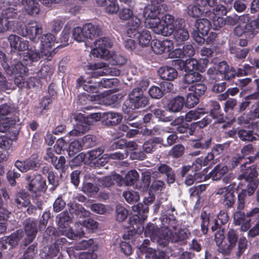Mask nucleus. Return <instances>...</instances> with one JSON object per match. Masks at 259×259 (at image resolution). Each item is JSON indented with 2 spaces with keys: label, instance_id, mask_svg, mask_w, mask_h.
<instances>
[{
  "label": "nucleus",
  "instance_id": "f257e3e1",
  "mask_svg": "<svg viewBox=\"0 0 259 259\" xmlns=\"http://www.w3.org/2000/svg\"><path fill=\"white\" fill-rule=\"evenodd\" d=\"M176 212L174 207L171 205L169 207L167 206V209L165 208L160 218L161 226L160 228H157L153 224H148L145 229V234L149 236L151 239H154L163 234L166 230L176 229L178 226V221L176 220L174 212Z\"/></svg>",
  "mask_w": 259,
  "mask_h": 259
},
{
  "label": "nucleus",
  "instance_id": "f03ea898",
  "mask_svg": "<svg viewBox=\"0 0 259 259\" xmlns=\"http://www.w3.org/2000/svg\"><path fill=\"white\" fill-rule=\"evenodd\" d=\"M172 230H166L163 234L159 235L158 237L155 238V241L159 245L163 246H166L169 242L172 243H180L183 242L189 238L191 235L190 232L187 228H179Z\"/></svg>",
  "mask_w": 259,
  "mask_h": 259
},
{
  "label": "nucleus",
  "instance_id": "7ed1b4c3",
  "mask_svg": "<svg viewBox=\"0 0 259 259\" xmlns=\"http://www.w3.org/2000/svg\"><path fill=\"white\" fill-rule=\"evenodd\" d=\"M201 230L204 234H206L209 226L212 232L223 231L224 228L223 226L227 223L228 216L227 213L224 210H221L218 215L217 219H211L205 212L201 214Z\"/></svg>",
  "mask_w": 259,
  "mask_h": 259
},
{
  "label": "nucleus",
  "instance_id": "20e7f679",
  "mask_svg": "<svg viewBox=\"0 0 259 259\" xmlns=\"http://www.w3.org/2000/svg\"><path fill=\"white\" fill-rule=\"evenodd\" d=\"M73 215L70 214L68 211H64L59 214L57 217L56 222L58 226L63 230L62 234L71 239H75L76 238H81L84 236V233L81 229L79 230L74 231L72 229H66L69 225L72 223Z\"/></svg>",
  "mask_w": 259,
  "mask_h": 259
},
{
  "label": "nucleus",
  "instance_id": "39448f33",
  "mask_svg": "<svg viewBox=\"0 0 259 259\" xmlns=\"http://www.w3.org/2000/svg\"><path fill=\"white\" fill-rule=\"evenodd\" d=\"M95 48L93 49L91 54L97 58L103 59H108L110 56L108 48L112 46V42L108 37H102L96 40L94 42Z\"/></svg>",
  "mask_w": 259,
  "mask_h": 259
},
{
  "label": "nucleus",
  "instance_id": "423d86ee",
  "mask_svg": "<svg viewBox=\"0 0 259 259\" xmlns=\"http://www.w3.org/2000/svg\"><path fill=\"white\" fill-rule=\"evenodd\" d=\"M40 52L46 57L48 60H51L52 57L55 54V50L52 47L56 42V38L54 34L48 33L42 35L40 38Z\"/></svg>",
  "mask_w": 259,
  "mask_h": 259
},
{
  "label": "nucleus",
  "instance_id": "0eeeda50",
  "mask_svg": "<svg viewBox=\"0 0 259 259\" xmlns=\"http://www.w3.org/2000/svg\"><path fill=\"white\" fill-rule=\"evenodd\" d=\"M128 106L132 109L143 108L147 105L148 98L144 95L142 89H134L128 95Z\"/></svg>",
  "mask_w": 259,
  "mask_h": 259
},
{
  "label": "nucleus",
  "instance_id": "6e6552de",
  "mask_svg": "<svg viewBox=\"0 0 259 259\" xmlns=\"http://www.w3.org/2000/svg\"><path fill=\"white\" fill-rule=\"evenodd\" d=\"M195 30L192 33L194 39L199 44L205 41L203 36L207 34L210 29V23L206 19H199L195 23Z\"/></svg>",
  "mask_w": 259,
  "mask_h": 259
},
{
  "label": "nucleus",
  "instance_id": "1a4fd4ad",
  "mask_svg": "<svg viewBox=\"0 0 259 259\" xmlns=\"http://www.w3.org/2000/svg\"><path fill=\"white\" fill-rule=\"evenodd\" d=\"M89 69L94 71L93 75L95 77L110 75L118 76L120 72L118 69L114 67H110L109 65L104 62H98L88 66Z\"/></svg>",
  "mask_w": 259,
  "mask_h": 259
},
{
  "label": "nucleus",
  "instance_id": "9d476101",
  "mask_svg": "<svg viewBox=\"0 0 259 259\" xmlns=\"http://www.w3.org/2000/svg\"><path fill=\"white\" fill-rule=\"evenodd\" d=\"M25 180L28 181V190L33 193L37 192H45L47 190V185L45 180H44L40 175L34 176L33 178L29 175H26Z\"/></svg>",
  "mask_w": 259,
  "mask_h": 259
},
{
  "label": "nucleus",
  "instance_id": "9b49d317",
  "mask_svg": "<svg viewBox=\"0 0 259 259\" xmlns=\"http://www.w3.org/2000/svg\"><path fill=\"white\" fill-rule=\"evenodd\" d=\"M225 236L223 231H218L215 233L214 241L218 246V251L223 255H229L236 246L233 243L225 240Z\"/></svg>",
  "mask_w": 259,
  "mask_h": 259
},
{
  "label": "nucleus",
  "instance_id": "f8f14e48",
  "mask_svg": "<svg viewBox=\"0 0 259 259\" xmlns=\"http://www.w3.org/2000/svg\"><path fill=\"white\" fill-rule=\"evenodd\" d=\"M162 20L164 23L163 28V36L170 35L177 28L178 24L182 26L184 22L183 19L175 20L174 16L169 14L164 15L162 17Z\"/></svg>",
  "mask_w": 259,
  "mask_h": 259
},
{
  "label": "nucleus",
  "instance_id": "ddd939ff",
  "mask_svg": "<svg viewBox=\"0 0 259 259\" xmlns=\"http://www.w3.org/2000/svg\"><path fill=\"white\" fill-rule=\"evenodd\" d=\"M36 221L28 219L24 224V230L26 235V238L24 240V244L27 245L30 243L34 239L38 232Z\"/></svg>",
  "mask_w": 259,
  "mask_h": 259
},
{
  "label": "nucleus",
  "instance_id": "4468645a",
  "mask_svg": "<svg viewBox=\"0 0 259 259\" xmlns=\"http://www.w3.org/2000/svg\"><path fill=\"white\" fill-rule=\"evenodd\" d=\"M153 52L157 54L163 53H170L174 49V44L172 40L165 39L163 41L156 40L152 46Z\"/></svg>",
  "mask_w": 259,
  "mask_h": 259
},
{
  "label": "nucleus",
  "instance_id": "2eb2a0df",
  "mask_svg": "<svg viewBox=\"0 0 259 259\" xmlns=\"http://www.w3.org/2000/svg\"><path fill=\"white\" fill-rule=\"evenodd\" d=\"M26 33L23 35L28 36L32 41H35L37 36L42 33L41 24L36 22L31 21L25 26Z\"/></svg>",
  "mask_w": 259,
  "mask_h": 259
},
{
  "label": "nucleus",
  "instance_id": "dca6fc26",
  "mask_svg": "<svg viewBox=\"0 0 259 259\" xmlns=\"http://www.w3.org/2000/svg\"><path fill=\"white\" fill-rule=\"evenodd\" d=\"M8 39L11 47L15 50L23 51L28 49V41L27 40L15 34H11Z\"/></svg>",
  "mask_w": 259,
  "mask_h": 259
},
{
  "label": "nucleus",
  "instance_id": "f3484780",
  "mask_svg": "<svg viewBox=\"0 0 259 259\" xmlns=\"http://www.w3.org/2000/svg\"><path fill=\"white\" fill-rule=\"evenodd\" d=\"M226 13L225 8L222 5H219L213 9L214 16L212 19V25L214 29H218L224 25L225 24V20L220 15L225 14Z\"/></svg>",
  "mask_w": 259,
  "mask_h": 259
},
{
  "label": "nucleus",
  "instance_id": "a211bd4d",
  "mask_svg": "<svg viewBox=\"0 0 259 259\" xmlns=\"http://www.w3.org/2000/svg\"><path fill=\"white\" fill-rule=\"evenodd\" d=\"M99 181L102 186L109 187L115 184L121 186L123 183V178L119 174L112 173L109 176L100 179Z\"/></svg>",
  "mask_w": 259,
  "mask_h": 259
},
{
  "label": "nucleus",
  "instance_id": "6ab92c4d",
  "mask_svg": "<svg viewBox=\"0 0 259 259\" xmlns=\"http://www.w3.org/2000/svg\"><path fill=\"white\" fill-rule=\"evenodd\" d=\"M45 56L42 53L36 51L35 47H30L28 52L24 53L23 61L26 65H31L32 62H37L39 59Z\"/></svg>",
  "mask_w": 259,
  "mask_h": 259
},
{
  "label": "nucleus",
  "instance_id": "aec40b11",
  "mask_svg": "<svg viewBox=\"0 0 259 259\" xmlns=\"http://www.w3.org/2000/svg\"><path fill=\"white\" fill-rule=\"evenodd\" d=\"M101 118V114L100 113H95L89 115L87 117H84L81 113H75L71 116V119L75 121H79L84 124H88L89 125V130L90 125L95 121H99Z\"/></svg>",
  "mask_w": 259,
  "mask_h": 259
},
{
  "label": "nucleus",
  "instance_id": "412c9836",
  "mask_svg": "<svg viewBox=\"0 0 259 259\" xmlns=\"http://www.w3.org/2000/svg\"><path fill=\"white\" fill-rule=\"evenodd\" d=\"M217 71L226 80L232 79L236 74L233 68L230 67L225 61L221 62L217 65Z\"/></svg>",
  "mask_w": 259,
  "mask_h": 259
},
{
  "label": "nucleus",
  "instance_id": "4be33fe9",
  "mask_svg": "<svg viewBox=\"0 0 259 259\" xmlns=\"http://www.w3.org/2000/svg\"><path fill=\"white\" fill-rule=\"evenodd\" d=\"M145 23L146 27L152 29L155 33L163 35V24H161V20L159 17H156L145 19Z\"/></svg>",
  "mask_w": 259,
  "mask_h": 259
},
{
  "label": "nucleus",
  "instance_id": "5701e85b",
  "mask_svg": "<svg viewBox=\"0 0 259 259\" xmlns=\"http://www.w3.org/2000/svg\"><path fill=\"white\" fill-rule=\"evenodd\" d=\"M84 35L87 39H92L102 34V31L98 25L87 23L83 26Z\"/></svg>",
  "mask_w": 259,
  "mask_h": 259
},
{
  "label": "nucleus",
  "instance_id": "b1692460",
  "mask_svg": "<svg viewBox=\"0 0 259 259\" xmlns=\"http://www.w3.org/2000/svg\"><path fill=\"white\" fill-rule=\"evenodd\" d=\"M158 72L160 77L163 80H174L178 76L176 69L168 66L160 67Z\"/></svg>",
  "mask_w": 259,
  "mask_h": 259
},
{
  "label": "nucleus",
  "instance_id": "393cba45",
  "mask_svg": "<svg viewBox=\"0 0 259 259\" xmlns=\"http://www.w3.org/2000/svg\"><path fill=\"white\" fill-rule=\"evenodd\" d=\"M68 212L70 214H75L77 217L84 218L89 215V212L79 204L75 202H70L67 204Z\"/></svg>",
  "mask_w": 259,
  "mask_h": 259
},
{
  "label": "nucleus",
  "instance_id": "a878e982",
  "mask_svg": "<svg viewBox=\"0 0 259 259\" xmlns=\"http://www.w3.org/2000/svg\"><path fill=\"white\" fill-rule=\"evenodd\" d=\"M21 4L25 12L30 15H36L39 12V5L34 0H22Z\"/></svg>",
  "mask_w": 259,
  "mask_h": 259
},
{
  "label": "nucleus",
  "instance_id": "bb28decb",
  "mask_svg": "<svg viewBox=\"0 0 259 259\" xmlns=\"http://www.w3.org/2000/svg\"><path fill=\"white\" fill-rule=\"evenodd\" d=\"M141 24V20L137 16L133 15L127 22L128 29L126 33L128 37H132L135 36L138 31V29Z\"/></svg>",
  "mask_w": 259,
  "mask_h": 259
},
{
  "label": "nucleus",
  "instance_id": "cd10ccee",
  "mask_svg": "<svg viewBox=\"0 0 259 259\" xmlns=\"http://www.w3.org/2000/svg\"><path fill=\"white\" fill-rule=\"evenodd\" d=\"M185 103V98L182 96H178L169 101L167 104V108L170 112H179L183 109Z\"/></svg>",
  "mask_w": 259,
  "mask_h": 259
},
{
  "label": "nucleus",
  "instance_id": "c85d7f7f",
  "mask_svg": "<svg viewBox=\"0 0 259 259\" xmlns=\"http://www.w3.org/2000/svg\"><path fill=\"white\" fill-rule=\"evenodd\" d=\"M246 164V163H244L242 165V174L239 176L238 179L240 180L245 179L247 181H251L252 179L256 177L257 172L254 167H247Z\"/></svg>",
  "mask_w": 259,
  "mask_h": 259
},
{
  "label": "nucleus",
  "instance_id": "c756f323",
  "mask_svg": "<svg viewBox=\"0 0 259 259\" xmlns=\"http://www.w3.org/2000/svg\"><path fill=\"white\" fill-rule=\"evenodd\" d=\"M101 6L106 7V12L110 14H116L119 11L117 0H96Z\"/></svg>",
  "mask_w": 259,
  "mask_h": 259
},
{
  "label": "nucleus",
  "instance_id": "7c9ffc66",
  "mask_svg": "<svg viewBox=\"0 0 259 259\" xmlns=\"http://www.w3.org/2000/svg\"><path fill=\"white\" fill-rule=\"evenodd\" d=\"M113 82L109 79H103L100 81L95 83V85L84 84L83 89L88 92L98 93V88H110L112 85Z\"/></svg>",
  "mask_w": 259,
  "mask_h": 259
},
{
  "label": "nucleus",
  "instance_id": "2f4dec72",
  "mask_svg": "<svg viewBox=\"0 0 259 259\" xmlns=\"http://www.w3.org/2000/svg\"><path fill=\"white\" fill-rule=\"evenodd\" d=\"M158 171L166 176V180L168 184H172L175 181V174L172 168L164 163H160L158 166Z\"/></svg>",
  "mask_w": 259,
  "mask_h": 259
},
{
  "label": "nucleus",
  "instance_id": "473e14b6",
  "mask_svg": "<svg viewBox=\"0 0 259 259\" xmlns=\"http://www.w3.org/2000/svg\"><path fill=\"white\" fill-rule=\"evenodd\" d=\"M103 118L105 124L116 125L121 121L122 116L118 113L108 112L104 114Z\"/></svg>",
  "mask_w": 259,
  "mask_h": 259
},
{
  "label": "nucleus",
  "instance_id": "72a5a7b5",
  "mask_svg": "<svg viewBox=\"0 0 259 259\" xmlns=\"http://www.w3.org/2000/svg\"><path fill=\"white\" fill-rule=\"evenodd\" d=\"M183 79L185 83L194 85L199 82L202 81L203 77L197 72H188L184 75Z\"/></svg>",
  "mask_w": 259,
  "mask_h": 259
},
{
  "label": "nucleus",
  "instance_id": "f704fd0d",
  "mask_svg": "<svg viewBox=\"0 0 259 259\" xmlns=\"http://www.w3.org/2000/svg\"><path fill=\"white\" fill-rule=\"evenodd\" d=\"M228 167L225 165L218 164L210 172V177L214 181L220 179L228 172Z\"/></svg>",
  "mask_w": 259,
  "mask_h": 259
},
{
  "label": "nucleus",
  "instance_id": "c9c22d12",
  "mask_svg": "<svg viewBox=\"0 0 259 259\" xmlns=\"http://www.w3.org/2000/svg\"><path fill=\"white\" fill-rule=\"evenodd\" d=\"M174 53L177 58H183L186 57H191L195 54V51L193 46L190 44L185 45L183 49H176Z\"/></svg>",
  "mask_w": 259,
  "mask_h": 259
},
{
  "label": "nucleus",
  "instance_id": "e433bc0d",
  "mask_svg": "<svg viewBox=\"0 0 259 259\" xmlns=\"http://www.w3.org/2000/svg\"><path fill=\"white\" fill-rule=\"evenodd\" d=\"M132 210L134 212L138 213V214L134 217V220H138L141 218L144 221L146 220L147 216L145 214L149 211L148 206L146 205L143 204L142 203H139L136 205L132 206Z\"/></svg>",
  "mask_w": 259,
  "mask_h": 259
},
{
  "label": "nucleus",
  "instance_id": "4c0bfd02",
  "mask_svg": "<svg viewBox=\"0 0 259 259\" xmlns=\"http://www.w3.org/2000/svg\"><path fill=\"white\" fill-rule=\"evenodd\" d=\"M160 14L159 6L151 4L146 7L143 12V17L145 19L158 17Z\"/></svg>",
  "mask_w": 259,
  "mask_h": 259
},
{
  "label": "nucleus",
  "instance_id": "58836bf2",
  "mask_svg": "<svg viewBox=\"0 0 259 259\" xmlns=\"http://www.w3.org/2000/svg\"><path fill=\"white\" fill-rule=\"evenodd\" d=\"M59 251L58 248L53 244L49 247H45L40 252V256L41 258L49 259L56 256Z\"/></svg>",
  "mask_w": 259,
  "mask_h": 259
},
{
  "label": "nucleus",
  "instance_id": "ea45409f",
  "mask_svg": "<svg viewBox=\"0 0 259 259\" xmlns=\"http://www.w3.org/2000/svg\"><path fill=\"white\" fill-rule=\"evenodd\" d=\"M162 142L163 139L160 138H154L146 141L143 145V149L147 153H152L155 149L156 144H161Z\"/></svg>",
  "mask_w": 259,
  "mask_h": 259
},
{
  "label": "nucleus",
  "instance_id": "a19ab883",
  "mask_svg": "<svg viewBox=\"0 0 259 259\" xmlns=\"http://www.w3.org/2000/svg\"><path fill=\"white\" fill-rule=\"evenodd\" d=\"M237 135L239 139L243 141L253 142L256 140L253 132L251 130L240 129L238 130Z\"/></svg>",
  "mask_w": 259,
  "mask_h": 259
},
{
  "label": "nucleus",
  "instance_id": "79ce46f5",
  "mask_svg": "<svg viewBox=\"0 0 259 259\" xmlns=\"http://www.w3.org/2000/svg\"><path fill=\"white\" fill-rule=\"evenodd\" d=\"M138 39L139 44L141 47H147L151 40L150 32L147 29L139 32Z\"/></svg>",
  "mask_w": 259,
  "mask_h": 259
},
{
  "label": "nucleus",
  "instance_id": "37998d69",
  "mask_svg": "<svg viewBox=\"0 0 259 259\" xmlns=\"http://www.w3.org/2000/svg\"><path fill=\"white\" fill-rule=\"evenodd\" d=\"M195 162L201 168L202 166L211 165L215 164L217 162L215 161L213 153L209 152L205 157L197 158Z\"/></svg>",
  "mask_w": 259,
  "mask_h": 259
},
{
  "label": "nucleus",
  "instance_id": "c03bdc74",
  "mask_svg": "<svg viewBox=\"0 0 259 259\" xmlns=\"http://www.w3.org/2000/svg\"><path fill=\"white\" fill-rule=\"evenodd\" d=\"M176 32L174 34V37L178 42H181L186 41L189 38V34L188 30L184 28L177 27L175 29Z\"/></svg>",
  "mask_w": 259,
  "mask_h": 259
},
{
  "label": "nucleus",
  "instance_id": "a18cd8bd",
  "mask_svg": "<svg viewBox=\"0 0 259 259\" xmlns=\"http://www.w3.org/2000/svg\"><path fill=\"white\" fill-rule=\"evenodd\" d=\"M76 121L77 122L76 128L68 133L70 136H79L89 131V125L88 124H84L79 121Z\"/></svg>",
  "mask_w": 259,
  "mask_h": 259
},
{
  "label": "nucleus",
  "instance_id": "49530a36",
  "mask_svg": "<svg viewBox=\"0 0 259 259\" xmlns=\"http://www.w3.org/2000/svg\"><path fill=\"white\" fill-rule=\"evenodd\" d=\"M139 177L138 172L135 170L129 171L123 179V182L126 186H132L138 180Z\"/></svg>",
  "mask_w": 259,
  "mask_h": 259
},
{
  "label": "nucleus",
  "instance_id": "de8ad7c7",
  "mask_svg": "<svg viewBox=\"0 0 259 259\" xmlns=\"http://www.w3.org/2000/svg\"><path fill=\"white\" fill-rule=\"evenodd\" d=\"M14 24V21L7 20L2 15H0V33H4L12 29Z\"/></svg>",
  "mask_w": 259,
  "mask_h": 259
},
{
  "label": "nucleus",
  "instance_id": "09e8293b",
  "mask_svg": "<svg viewBox=\"0 0 259 259\" xmlns=\"http://www.w3.org/2000/svg\"><path fill=\"white\" fill-rule=\"evenodd\" d=\"M205 113V112L202 109L190 110L186 114L184 119L187 122H191L199 119L201 115H204Z\"/></svg>",
  "mask_w": 259,
  "mask_h": 259
},
{
  "label": "nucleus",
  "instance_id": "8fccbe9b",
  "mask_svg": "<svg viewBox=\"0 0 259 259\" xmlns=\"http://www.w3.org/2000/svg\"><path fill=\"white\" fill-rule=\"evenodd\" d=\"M128 212L127 210L121 205L116 207V220L119 222L124 221L127 218Z\"/></svg>",
  "mask_w": 259,
  "mask_h": 259
},
{
  "label": "nucleus",
  "instance_id": "3c124183",
  "mask_svg": "<svg viewBox=\"0 0 259 259\" xmlns=\"http://www.w3.org/2000/svg\"><path fill=\"white\" fill-rule=\"evenodd\" d=\"M26 66L27 65H26L24 63L23 60L22 62H19L17 63L13 67H12V75H26L28 71Z\"/></svg>",
  "mask_w": 259,
  "mask_h": 259
},
{
  "label": "nucleus",
  "instance_id": "603ef678",
  "mask_svg": "<svg viewBox=\"0 0 259 259\" xmlns=\"http://www.w3.org/2000/svg\"><path fill=\"white\" fill-rule=\"evenodd\" d=\"M83 145L81 141H74L72 142L69 146L68 155L73 156L75 154L81 150Z\"/></svg>",
  "mask_w": 259,
  "mask_h": 259
},
{
  "label": "nucleus",
  "instance_id": "864d4df0",
  "mask_svg": "<svg viewBox=\"0 0 259 259\" xmlns=\"http://www.w3.org/2000/svg\"><path fill=\"white\" fill-rule=\"evenodd\" d=\"M236 201L235 196L233 192L230 190L229 192L225 193L223 198V204L227 208H231L233 206Z\"/></svg>",
  "mask_w": 259,
  "mask_h": 259
},
{
  "label": "nucleus",
  "instance_id": "5fc2aeb1",
  "mask_svg": "<svg viewBox=\"0 0 259 259\" xmlns=\"http://www.w3.org/2000/svg\"><path fill=\"white\" fill-rule=\"evenodd\" d=\"M55 168L59 170L61 172H64L67 169V165L66 164V159L64 156H60L52 163Z\"/></svg>",
  "mask_w": 259,
  "mask_h": 259
},
{
  "label": "nucleus",
  "instance_id": "6e6d98bb",
  "mask_svg": "<svg viewBox=\"0 0 259 259\" xmlns=\"http://www.w3.org/2000/svg\"><path fill=\"white\" fill-rule=\"evenodd\" d=\"M185 152V147L181 144H177L174 146L169 151V155L175 158L183 156Z\"/></svg>",
  "mask_w": 259,
  "mask_h": 259
},
{
  "label": "nucleus",
  "instance_id": "4d7b16f0",
  "mask_svg": "<svg viewBox=\"0 0 259 259\" xmlns=\"http://www.w3.org/2000/svg\"><path fill=\"white\" fill-rule=\"evenodd\" d=\"M72 34L74 40L78 42L84 41L87 39V37L84 35L83 27H75L72 30Z\"/></svg>",
  "mask_w": 259,
  "mask_h": 259
},
{
  "label": "nucleus",
  "instance_id": "13d9d810",
  "mask_svg": "<svg viewBox=\"0 0 259 259\" xmlns=\"http://www.w3.org/2000/svg\"><path fill=\"white\" fill-rule=\"evenodd\" d=\"M211 141V139L210 138L206 140H194L192 145L195 149H205L209 147Z\"/></svg>",
  "mask_w": 259,
  "mask_h": 259
},
{
  "label": "nucleus",
  "instance_id": "bf43d9fd",
  "mask_svg": "<svg viewBox=\"0 0 259 259\" xmlns=\"http://www.w3.org/2000/svg\"><path fill=\"white\" fill-rule=\"evenodd\" d=\"M190 90L193 91L197 96H201L205 92L206 86L202 81H201L192 85L190 88Z\"/></svg>",
  "mask_w": 259,
  "mask_h": 259
},
{
  "label": "nucleus",
  "instance_id": "052dcab7",
  "mask_svg": "<svg viewBox=\"0 0 259 259\" xmlns=\"http://www.w3.org/2000/svg\"><path fill=\"white\" fill-rule=\"evenodd\" d=\"M122 196L124 198L126 201L130 203H132L138 201L140 196L139 194L135 191H125L122 194Z\"/></svg>",
  "mask_w": 259,
  "mask_h": 259
},
{
  "label": "nucleus",
  "instance_id": "680f3d73",
  "mask_svg": "<svg viewBox=\"0 0 259 259\" xmlns=\"http://www.w3.org/2000/svg\"><path fill=\"white\" fill-rule=\"evenodd\" d=\"M82 191L87 194H93L99 191V188L90 182L84 181L82 187Z\"/></svg>",
  "mask_w": 259,
  "mask_h": 259
},
{
  "label": "nucleus",
  "instance_id": "e2e57ef3",
  "mask_svg": "<svg viewBox=\"0 0 259 259\" xmlns=\"http://www.w3.org/2000/svg\"><path fill=\"white\" fill-rule=\"evenodd\" d=\"M96 137L91 135H88L84 136L81 141L83 146L86 148L93 147L96 144Z\"/></svg>",
  "mask_w": 259,
  "mask_h": 259
},
{
  "label": "nucleus",
  "instance_id": "0e129e2a",
  "mask_svg": "<svg viewBox=\"0 0 259 259\" xmlns=\"http://www.w3.org/2000/svg\"><path fill=\"white\" fill-rule=\"evenodd\" d=\"M198 62L195 59H188L185 64V70L187 72H195V70L198 69Z\"/></svg>",
  "mask_w": 259,
  "mask_h": 259
},
{
  "label": "nucleus",
  "instance_id": "69168bd1",
  "mask_svg": "<svg viewBox=\"0 0 259 259\" xmlns=\"http://www.w3.org/2000/svg\"><path fill=\"white\" fill-rule=\"evenodd\" d=\"M23 235V232L22 230H17L16 232L12 234L9 237V244L12 246H15L17 245L19 240L22 238Z\"/></svg>",
  "mask_w": 259,
  "mask_h": 259
},
{
  "label": "nucleus",
  "instance_id": "338daca9",
  "mask_svg": "<svg viewBox=\"0 0 259 259\" xmlns=\"http://www.w3.org/2000/svg\"><path fill=\"white\" fill-rule=\"evenodd\" d=\"M28 197V195L26 193H19L17 195L15 201L19 206L26 207L29 204Z\"/></svg>",
  "mask_w": 259,
  "mask_h": 259
},
{
  "label": "nucleus",
  "instance_id": "774afa93",
  "mask_svg": "<svg viewBox=\"0 0 259 259\" xmlns=\"http://www.w3.org/2000/svg\"><path fill=\"white\" fill-rule=\"evenodd\" d=\"M1 15L5 17L7 20H11V19H15L18 15V11L17 9L9 7L3 10Z\"/></svg>",
  "mask_w": 259,
  "mask_h": 259
}]
</instances>
